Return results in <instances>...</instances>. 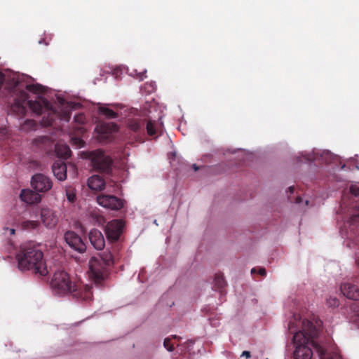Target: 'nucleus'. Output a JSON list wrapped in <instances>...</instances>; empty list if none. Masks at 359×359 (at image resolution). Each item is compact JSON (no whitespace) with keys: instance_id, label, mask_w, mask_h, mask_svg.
<instances>
[{"instance_id":"obj_1","label":"nucleus","mask_w":359,"mask_h":359,"mask_svg":"<svg viewBox=\"0 0 359 359\" xmlns=\"http://www.w3.org/2000/svg\"><path fill=\"white\" fill-rule=\"evenodd\" d=\"M50 285L58 295L71 294L77 299L85 301L90 300L93 297L90 285H83L80 281L72 280L69 274L63 270L54 273Z\"/></svg>"},{"instance_id":"obj_2","label":"nucleus","mask_w":359,"mask_h":359,"mask_svg":"<svg viewBox=\"0 0 359 359\" xmlns=\"http://www.w3.org/2000/svg\"><path fill=\"white\" fill-rule=\"evenodd\" d=\"M16 258L20 270H31L35 274L41 276L48 274L47 267L43 259V253L38 245L32 243L21 245Z\"/></svg>"},{"instance_id":"obj_3","label":"nucleus","mask_w":359,"mask_h":359,"mask_svg":"<svg viewBox=\"0 0 359 359\" xmlns=\"http://www.w3.org/2000/svg\"><path fill=\"white\" fill-rule=\"evenodd\" d=\"M302 330L295 332L292 338L295 347L294 359H311L313 351L309 344L313 348V342L318 336V330L313 323L308 320L302 322Z\"/></svg>"},{"instance_id":"obj_4","label":"nucleus","mask_w":359,"mask_h":359,"mask_svg":"<svg viewBox=\"0 0 359 359\" xmlns=\"http://www.w3.org/2000/svg\"><path fill=\"white\" fill-rule=\"evenodd\" d=\"M113 263V255L109 251H104L90 259L89 276L96 285L102 284L107 278L108 267Z\"/></svg>"},{"instance_id":"obj_5","label":"nucleus","mask_w":359,"mask_h":359,"mask_svg":"<svg viewBox=\"0 0 359 359\" xmlns=\"http://www.w3.org/2000/svg\"><path fill=\"white\" fill-rule=\"evenodd\" d=\"M29 108L37 115L47 114V118L43 117V122L46 126L53 125L55 118L57 116L56 111L53 109L50 103L46 99L39 101H29Z\"/></svg>"},{"instance_id":"obj_6","label":"nucleus","mask_w":359,"mask_h":359,"mask_svg":"<svg viewBox=\"0 0 359 359\" xmlns=\"http://www.w3.org/2000/svg\"><path fill=\"white\" fill-rule=\"evenodd\" d=\"M90 158L93 168L100 172H109L111 169V160L105 156L102 150H96L90 152Z\"/></svg>"},{"instance_id":"obj_7","label":"nucleus","mask_w":359,"mask_h":359,"mask_svg":"<svg viewBox=\"0 0 359 359\" xmlns=\"http://www.w3.org/2000/svg\"><path fill=\"white\" fill-rule=\"evenodd\" d=\"M340 289L345 297L355 301L352 304L351 308L359 316V287L356 285L346 283L341 285Z\"/></svg>"},{"instance_id":"obj_8","label":"nucleus","mask_w":359,"mask_h":359,"mask_svg":"<svg viewBox=\"0 0 359 359\" xmlns=\"http://www.w3.org/2000/svg\"><path fill=\"white\" fill-rule=\"evenodd\" d=\"M97 203L107 209L118 210L123 207L124 201L113 195L100 194L97 196Z\"/></svg>"},{"instance_id":"obj_9","label":"nucleus","mask_w":359,"mask_h":359,"mask_svg":"<svg viewBox=\"0 0 359 359\" xmlns=\"http://www.w3.org/2000/svg\"><path fill=\"white\" fill-rule=\"evenodd\" d=\"M124 223L121 219H114L106 225L105 233L110 242L117 241L123 233Z\"/></svg>"},{"instance_id":"obj_10","label":"nucleus","mask_w":359,"mask_h":359,"mask_svg":"<svg viewBox=\"0 0 359 359\" xmlns=\"http://www.w3.org/2000/svg\"><path fill=\"white\" fill-rule=\"evenodd\" d=\"M31 185L37 192H46L53 187L50 177L42 173H37L32 177Z\"/></svg>"},{"instance_id":"obj_11","label":"nucleus","mask_w":359,"mask_h":359,"mask_svg":"<svg viewBox=\"0 0 359 359\" xmlns=\"http://www.w3.org/2000/svg\"><path fill=\"white\" fill-rule=\"evenodd\" d=\"M65 240L68 245L75 251L80 253L84 252L86 250V245L81 238L74 231H68L65 233Z\"/></svg>"},{"instance_id":"obj_12","label":"nucleus","mask_w":359,"mask_h":359,"mask_svg":"<svg viewBox=\"0 0 359 359\" xmlns=\"http://www.w3.org/2000/svg\"><path fill=\"white\" fill-rule=\"evenodd\" d=\"M314 351L318 355L320 359H342V357L337 348L325 349L318 342H313Z\"/></svg>"},{"instance_id":"obj_13","label":"nucleus","mask_w":359,"mask_h":359,"mask_svg":"<svg viewBox=\"0 0 359 359\" xmlns=\"http://www.w3.org/2000/svg\"><path fill=\"white\" fill-rule=\"evenodd\" d=\"M91 245L98 250H102L104 247V238L102 233L97 229H92L88 235Z\"/></svg>"},{"instance_id":"obj_14","label":"nucleus","mask_w":359,"mask_h":359,"mask_svg":"<svg viewBox=\"0 0 359 359\" xmlns=\"http://www.w3.org/2000/svg\"><path fill=\"white\" fill-rule=\"evenodd\" d=\"M41 218L43 224L48 228L54 227L57 222V216L53 211L49 208L41 209Z\"/></svg>"},{"instance_id":"obj_15","label":"nucleus","mask_w":359,"mask_h":359,"mask_svg":"<svg viewBox=\"0 0 359 359\" xmlns=\"http://www.w3.org/2000/svg\"><path fill=\"white\" fill-rule=\"evenodd\" d=\"M20 198L30 205L39 203L41 200V197L37 191L35 192L30 189H22L20 194Z\"/></svg>"},{"instance_id":"obj_16","label":"nucleus","mask_w":359,"mask_h":359,"mask_svg":"<svg viewBox=\"0 0 359 359\" xmlns=\"http://www.w3.org/2000/svg\"><path fill=\"white\" fill-rule=\"evenodd\" d=\"M54 176L60 181H64L67 178V165L61 160L56 161L52 165Z\"/></svg>"},{"instance_id":"obj_17","label":"nucleus","mask_w":359,"mask_h":359,"mask_svg":"<svg viewBox=\"0 0 359 359\" xmlns=\"http://www.w3.org/2000/svg\"><path fill=\"white\" fill-rule=\"evenodd\" d=\"M88 186L92 190L100 191L104 189L105 182L102 177L93 175L88 180Z\"/></svg>"},{"instance_id":"obj_18","label":"nucleus","mask_w":359,"mask_h":359,"mask_svg":"<svg viewBox=\"0 0 359 359\" xmlns=\"http://www.w3.org/2000/svg\"><path fill=\"white\" fill-rule=\"evenodd\" d=\"M96 128L100 134L104 135V137H107L110 133L118 130L117 125L114 123H102L97 126Z\"/></svg>"},{"instance_id":"obj_19","label":"nucleus","mask_w":359,"mask_h":359,"mask_svg":"<svg viewBox=\"0 0 359 359\" xmlns=\"http://www.w3.org/2000/svg\"><path fill=\"white\" fill-rule=\"evenodd\" d=\"M144 126V122L141 119L133 118L129 121L128 127L134 132L141 131Z\"/></svg>"},{"instance_id":"obj_20","label":"nucleus","mask_w":359,"mask_h":359,"mask_svg":"<svg viewBox=\"0 0 359 359\" xmlns=\"http://www.w3.org/2000/svg\"><path fill=\"white\" fill-rule=\"evenodd\" d=\"M226 286V282L222 274H215L214 279V287L215 290H218L221 293L223 292V289Z\"/></svg>"},{"instance_id":"obj_21","label":"nucleus","mask_w":359,"mask_h":359,"mask_svg":"<svg viewBox=\"0 0 359 359\" xmlns=\"http://www.w3.org/2000/svg\"><path fill=\"white\" fill-rule=\"evenodd\" d=\"M55 149L57 154L65 159L69 158L72 154L69 147L67 145H56Z\"/></svg>"},{"instance_id":"obj_22","label":"nucleus","mask_w":359,"mask_h":359,"mask_svg":"<svg viewBox=\"0 0 359 359\" xmlns=\"http://www.w3.org/2000/svg\"><path fill=\"white\" fill-rule=\"evenodd\" d=\"M6 88L8 90H13L18 86V81L15 77H6Z\"/></svg>"},{"instance_id":"obj_23","label":"nucleus","mask_w":359,"mask_h":359,"mask_svg":"<svg viewBox=\"0 0 359 359\" xmlns=\"http://www.w3.org/2000/svg\"><path fill=\"white\" fill-rule=\"evenodd\" d=\"M100 111L102 114L105 116L107 118H116L118 116L117 113L114 111L112 109L107 107H100Z\"/></svg>"},{"instance_id":"obj_24","label":"nucleus","mask_w":359,"mask_h":359,"mask_svg":"<svg viewBox=\"0 0 359 359\" xmlns=\"http://www.w3.org/2000/svg\"><path fill=\"white\" fill-rule=\"evenodd\" d=\"M39 225V222L38 221L26 220L22 222V227L24 229H34L37 228Z\"/></svg>"},{"instance_id":"obj_25","label":"nucleus","mask_w":359,"mask_h":359,"mask_svg":"<svg viewBox=\"0 0 359 359\" xmlns=\"http://www.w3.org/2000/svg\"><path fill=\"white\" fill-rule=\"evenodd\" d=\"M26 89L32 93H39L43 92V86L40 84H27Z\"/></svg>"},{"instance_id":"obj_26","label":"nucleus","mask_w":359,"mask_h":359,"mask_svg":"<svg viewBox=\"0 0 359 359\" xmlns=\"http://www.w3.org/2000/svg\"><path fill=\"white\" fill-rule=\"evenodd\" d=\"M147 132L149 135L153 136L156 134V130L155 127L154 122L152 121H149L147 123Z\"/></svg>"},{"instance_id":"obj_27","label":"nucleus","mask_w":359,"mask_h":359,"mask_svg":"<svg viewBox=\"0 0 359 359\" xmlns=\"http://www.w3.org/2000/svg\"><path fill=\"white\" fill-rule=\"evenodd\" d=\"M66 196H67V200L69 202H71V203L74 202V201L76 199V194H75L74 189L72 188L67 189H66Z\"/></svg>"},{"instance_id":"obj_28","label":"nucleus","mask_w":359,"mask_h":359,"mask_svg":"<svg viewBox=\"0 0 359 359\" xmlns=\"http://www.w3.org/2000/svg\"><path fill=\"white\" fill-rule=\"evenodd\" d=\"M163 346L168 351H172L174 350V346L171 344L170 339L168 338L165 339Z\"/></svg>"},{"instance_id":"obj_29","label":"nucleus","mask_w":359,"mask_h":359,"mask_svg":"<svg viewBox=\"0 0 359 359\" xmlns=\"http://www.w3.org/2000/svg\"><path fill=\"white\" fill-rule=\"evenodd\" d=\"M85 116L83 114H79L74 116V121L79 124H83L85 122Z\"/></svg>"},{"instance_id":"obj_30","label":"nucleus","mask_w":359,"mask_h":359,"mask_svg":"<svg viewBox=\"0 0 359 359\" xmlns=\"http://www.w3.org/2000/svg\"><path fill=\"white\" fill-rule=\"evenodd\" d=\"M350 192L355 196H359V187L357 185H351L350 187Z\"/></svg>"},{"instance_id":"obj_31","label":"nucleus","mask_w":359,"mask_h":359,"mask_svg":"<svg viewBox=\"0 0 359 359\" xmlns=\"http://www.w3.org/2000/svg\"><path fill=\"white\" fill-rule=\"evenodd\" d=\"M327 304L330 306H337L339 305V300L337 298H332L327 300Z\"/></svg>"},{"instance_id":"obj_32","label":"nucleus","mask_w":359,"mask_h":359,"mask_svg":"<svg viewBox=\"0 0 359 359\" xmlns=\"http://www.w3.org/2000/svg\"><path fill=\"white\" fill-rule=\"evenodd\" d=\"M70 117H71L70 111H65L62 114V119H63V120H65L66 121H69V119H70Z\"/></svg>"},{"instance_id":"obj_33","label":"nucleus","mask_w":359,"mask_h":359,"mask_svg":"<svg viewBox=\"0 0 359 359\" xmlns=\"http://www.w3.org/2000/svg\"><path fill=\"white\" fill-rule=\"evenodd\" d=\"M288 200H289L291 203L294 202L295 203H297V204L301 203H302V198H301L300 196H297V197L295 198V200H294V201H293V199L292 198V197H291L290 196H288Z\"/></svg>"},{"instance_id":"obj_34","label":"nucleus","mask_w":359,"mask_h":359,"mask_svg":"<svg viewBox=\"0 0 359 359\" xmlns=\"http://www.w3.org/2000/svg\"><path fill=\"white\" fill-rule=\"evenodd\" d=\"M146 73H147V71L146 70H144L140 73H138V79L140 80V81H142L144 78L147 77L146 76Z\"/></svg>"},{"instance_id":"obj_35","label":"nucleus","mask_w":359,"mask_h":359,"mask_svg":"<svg viewBox=\"0 0 359 359\" xmlns=\"http://www.w3.org/2000/svg\"><path fill=\"white\" fill-rule=\"evenodd\" d=\"M294 327V322H292V320L290 321L289 324H288V329H289V331L292 334L294 332V330H293V328Z\"/></svg>"},{"instance_id":"obj_36","label":"nucleus","mask_w":359,"mask_h":359,"mask_svg":"<svg viewBox=\"0 0 359 359\" xmlns=\"http://www.w3.org/2000/svg\"><path fill=\"white\" fill-rule=\"evenodd\" d=\"M258 273L262 276H265L266 274V269L264 268H259V271H258Z\"/></svg>"},{"instance_id":"obj_37","label":"nucleus","mask_w":359,"mask_h":359,"mask_svg":"<svg viewBox=\"0 0 359 359\" xmlns=\"http://www.w3.org/2000/svg\"><path fill=\"white\" fill-rule=\"evenodd\" d=\"M241 356H245L246 358H250V352L248 351H244L241 355Z\"/></svg>"},{"instance_id":"obj_38","label":"nucleus","mask_w":359,"mask_h":359,"mask_svg":"<svg viewBox=\"0 0 359 359\" xmlns=\"http://www.w3.org/2000/svg\"><path fill=\"white\" fill-rule=\"evenodd\" d=\"M288 191H290V194H293V192L294 191V187H290L288 188Z\"/></svg>"},{"instance_id":"obj_39","label":"nucleus","mask_w":359,"mask_h":359,"mask_svg":"<svg viewBox=\"0 0 359 359\" xmlns=\"http://www.w3.org/2000/svg\"><path fill=\"white\" fill-rule=\"evenodd\" d=\"M46 140H47L46 137H41L36 139V140H38V141H44Z\"/></svg>"},{"instance_id":"obj_40","label":"nucleus","mask_w":359,"mask_h":359,"mask_svg":"<svg viewBox=\"0 0 359 359\" xmlns=\"http://www.w3.org/2000/svg\"><path fill=\"white\" fill-rule=\"evenodd\" d=\"M9 231L11 235H13L15 234V230L14 229H10Z\"/></svg>"},{"instance_id":"obj_41","label":"nucleus","mask_w":359,"mask_h":359,"mask_svg":"<svg viewBox=\"0 0 359 359\" xmlns=\"http://www.w3.org/2000/svg\"><path fill=\"white\" fill-rule=\"evenodd\" d=\"M193 168L194 169L195 171L198 170V167L196 165V164H194L193 165Z\"/></svg>"},{"instance_id":"obj_42","label":"nucleus","mask_w":359,"mask_h":359,"mask_svg":"<svg viewBox=\"0 0 359 359\" xmlns=\"http://www.w3.org/2000/svg\"><path fill=\"white\" fill-rule=\"evenodd\" d=\"M26 123H28V124H30V125H33L34 124V121H30V120L27 121Z\"/></svg>"},{"instance_id":"obj_43","label":"nucleus","mask_w":359,"mask_h":359,"mask_svg":"<svg viewBox=\"0 0 359 359\" xmlns=\"http://www.w3.org/2000/svg\"><path fill=\"white\" fill-rule=\"evenodd\" d=\"M257 271V269L255 268L252 269L251 273H255Z\"/></svg>"},{"instance_id":"obj_44","label":"nucleus","mask_w":359,"mask_h":359,"mask_svg":"<svg viewBox=\"0 0 359 359\" xmlns=\"http://www.w3.org/2000/svg\"><path fill=\"white\" fill-rule=\"evenodd\" d=\"M76 140L79 141V142H82L81 140Z\"/></svg>"},{"instance_id":"obj_45","label":"nucleus","mask_w":359,"mask_h":359,"mask_svg":"<svg viewBox=\"0 0 359 359\" xmlns=\"http://www.w3.org/2000/svg\"><path fill=\"white\" fill-rule=\"evenodd\" d=\"M308 203H309V201H306V204L308 205Z\"/></svg>"}]
</instances>
